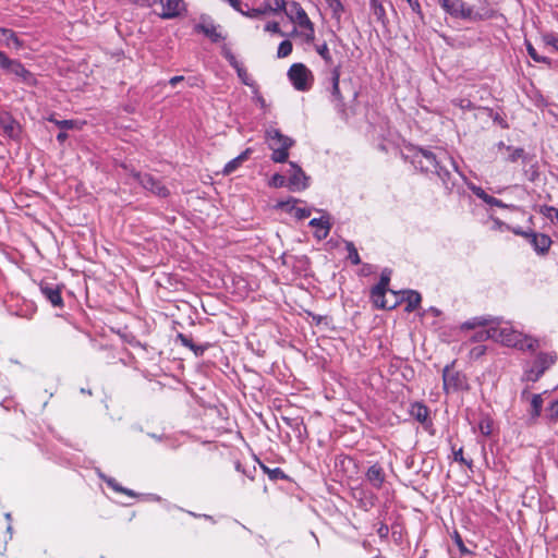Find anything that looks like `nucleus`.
I'll list each match as a JSON object with an SVG mask.
<instances>
[{"label":"nucleus","instance_id":"obj_1","mask_svg":"<svg viewBox=\"0 0 558 558\" xmlns=\"http://www.w3.org/2000/svg\"><path fill=\"white\" fill-rule=\"evenodd\" d=\"M289 20L293 24V29L288 35L289 37L300 38L307 44L314 41V25L307 13L299 3L292 4V13L289 15Z\"/></svg>","mask_w":558,"mask_h":558},{"label":"nucleus","instance_id":"obj_2","mask_svg":"<svg viewBox=\"0 0 558 558\" xmlns=\"http://www.w3.org/2000/svg\"><path fill=\"white\" fill-rule=\"evenodd\" d=\"M488 337L504 343L505 345L518 348L521 350L534 349L536 345V340L524 336L508 326L489 329Z\"/></svg>","mask_w":558,"mask_h":558},{"label":"nucleus","instance_id":"obj_3","mask_svg":"<svg viewBox=\"0 0 558 558\" xmlns=\"http://www.w3.org/2000/svg\"><path fill=\"white\" fill-rule=\"evenodd\" d=\"M267 143L272 150V160L283 162L287 160L289 148L293 145V141L283 136L278 130H269L267 132Z\"/></svg>","mask_w":558,"mask_h":558},{"label":"nucleus","instance_id":"obj_4","mask_svg":"<svg viewBox=\"0 0 558 558\" xmlns=\"http://www.w3.org/2000/svg\"><path fill=\"white\" fill-rule=\"evenodd\" d=\"M288 77L298 90L310 89L314 80L312 71L303 63H293L288 71Z\"/></svg>","mask_w":558,"mask_h":558},{"label":"nucleus","instance_id":"obj_5","mask_svg":"<svg viewBox=\"0 0 558 558\" xmlns=\"http://www.w3.org/2000/svg\"><path fill=\"white\" fill-rule=\"evenodd\" d=\"M195 31L203 34L211 43H221L227 38L222 27L217 24L209 15H202L199 22L195 25Z\"/></svg>","mask_w":558,"mask_h":558},{"label":"nucleus","instance_id":"obj_6","mask_svg":"<svg viewBox=\"0 0 558 558\" xmlns=\"http://www.w3.org/2000/svg\"><path fill=\"white\" fill-rule=\"evenodd\" d=\"M275 208L287 213L296 220H303L311 216V210L302 206V201L296 198L278 201Z\"/></svg>","mask_w":558,"mask_h":558},{"label":"nucleus","instance_id":"obj_7","mask_svg":"<svg viewBox=\"0 0 558 558\" xmlns=\"http://www.w3.org/2000/svg\"><path fill=\"white\" fill-rule=\"evenodd\" d=\"M444 389L446 392L468 390L470 388L466 377L454 372L450 366L442 372Z\"/></svg>","mask_w":558,"mask_h":558},{"label":"nucleus","instance_id":"obj_8","mask_svg":"<svg viewBox=\"0 0 558 558\" xmlns=\"http://www.w3.org/2000/svg\"><path fill=\"white\" fill-rule=\"evenodd\" d=\"M287 7L286 0H274V3L265 2L258 8H252L246 11L240 12L243 16L248 19H262L268 14L284 11Z\"/></svg>","mask_w":558,"mask_h":558},{"label":"nucleus","instance_id":"obj_9","mask_svg":"<svg viewBox=\"0 0 558 558\" xmlns=\"http://www.w3.org/2000/svg\"><path fill=\"white\" fill-rule=\"evenodd\" d=\"M372 300L375 306L390 310L398 304L399 296L395 291L384 290L383 287H375L372 291Z\"/></svg>","mask_w":558,"mask_h":558},{"label":"nucleus","instance_id":"obj_10","mask_svg":"<svg viewBox=\"0 0 558 558\" xmlns=\"http://www.w3.org/2000/svg\"><path fill=\"white\" fill-rule=\"evenodd\" d=\"M133 177L141 183V185L159 197H167L170 194L169 189L160 181L148 174L133 173Z\"/></svg>","mask_w":558,"mask_h":558},{"label":"nucleus","instance_id":"obj_11","mask_svg":"<svg viewBox=\"0 0 558 558\" xmlns=\"http://www.w3.org/2000/svg\"><path fill=\"white\" fill-rule=\"evenodd\" d=\"M0 129L2 134L10 140H17L21 133L19 122L7 111L0 112Z\"/></svg>","mask_w":558,"mask_h":558},{"label":"nucleus","instance_id":"obj_12","mask_svg":"<svg viewBox=\"0 0 558 558\" xmlns=\"http://www.w3.org/2000/svg\"><path fill=\"white\" fill-rule=\"evenodd\" d=\"M556 361V356L553 354L539 355L535 362V366L526 372L525 376L527 380L535 381L544 373L546 368L553 365Z\"/></svg>","mask_w":558,"mask_h":558},{"label":"nucleus","instance_id":"obj_13","mask_svg":"<svg viewBox=\"0 0 558 558\" xmlns=\"http://www.w3.org/2000/svg\"><path fill=\"white\" fill-rule=\"evenodd\" d=\"M444 10L457 17H471L472 12L461 0H439Z\"/></svg>","mask_w":558,"mask_h":558},{"label":"nucleus","instance_id":"obj_14","mask_svg":"<svg viewBox=\"0 0 558 558\" xmlns=\"http://www.w3.org/2000/svg\"><path fill=\"white\" fill-rule=\"evenodd\" d=\"M310 226L314 229V236L318 240L327 238L330 231V219L327 216L314 218L310 221Z\"/></svg>","mask_w":558,"mask_h":558},{"label":"nucleus","instance_id":"obj_15","mask_svg":"<svg viewBox=\"0 0 558 558\" xmlns=\"http://www.w3.org/2000/svg\"><path fill=\"white\" fill-rule=\"evenodd\" d=\"M292 172L289 178V189L291 191H302L307 187V178L302 170L295 165L291 163Z\"/></svg>","mask_w":558,"mask_h":558},{"label":"nucleus","instance_id":"obj_16","mask_svg":"<svg viewBox=\"0 0 558 558\" xmlns=\"http://www.w3.org/2000/svg\"><path fill=\"white\" fill-rule=\"evenodd\" d=\"M41 293L44 298L53 306L61 308L63 306V300L61 298V289L59 287H52L48 284L41 286Z\"/></svg>","mask_w":558,"mask_h":558},{"label":"nucleus","instance_id":"obj_17","mask_svg":"<svg viewBox=\"0 0 558 558\" xmlns=\"http://www.w3.org/2000/svg\"><path fill=\"white\" fill-rule=\"evenodd\" d=\"M8 74L14 75L22 82H26L32 78V73L24 68L19 60H12L10 65L4 70Z\"/></svg>","mask_w":558,"mask_h":558},{"label":"nucleus","instance_id":"obj_18","mask_svg":"<svg viewBox=\"0 0 558 558\" xmlns=\"http://www.w3.org/2000/svg\"><path fill=\"white\" fill-rule=\"evenodd\" d=\"M0 43L4 44L8 47H20L21 43L16 36V34L9 28L0 27Z\"/></svg>","mask_w":558,"mask_h":558},{"label":"nucleus","instance_id":"obj_19","mask_svg":"<svg viewBox=\"0 0 558 558\" xmlns=\"http://www.w3.org/2000/svg\"><path fill=\"white\" fill-rule=\"evenodd\" d=\"M251 149H246L241 155L230 160L223 168L222 173L225 175H229L233 171H235L250 156Z\"/></svg>","mask_w":558,"mask_h":558},{"label":"nucleus","instance_id":"obj_20","mask_svg":"<svg viewBox=\"0 0 558 558\" xmlns=\"http://www.w3.org/2000/svg\"><path fill=\"white\" fill-rule=\"evenodd\" d=\"M263 31L265 34H267L269 36H280V37L286 36V34L282 32V29L280 27L279 22H277V21L267 22L264 25Z\"/></svg>","mask_w":558,"mask_h":558},{"label":"nucleus","instance_id":"obj_21","mask_svg":"<svg viewBox=\"0 0 558 558\" xmlns=\"http://www.w3.org/2000/svg\"><path fill=\"white\" fill-rule=\"evenodd\" d=\"M292 50H293L292 41L290 40V38H286L278 46L277 57L279 59L287 58L292 53Z\"/></svg>","mask_w":558,"mask_h":558},{"label":"nucleus","instance_id":"obj_22","mask_svg":"<svg viewBox=\"0 0 558 558\" xmlns=\"http://www.w3.org/2000/svg\"><path fill=\"white\" fill-rule=\"evenodd\" d=\"M550 243H551L550 239L545 234L535 235L533 239V244H534L535 248L541 252L547 251L550 246Z\"/></svg>","mask_w":558,"mask_h":558},{"label":"nucleus","instance_id":"obj_23","mask_svg":"<svg viewBox=\"0 0 558 558\" xmlns=\"http://www.w3.org/2000/svg\"><path fill=\"white\" fill-rule=\"evenodd\" d=\"M367 478L373 485H380L384 478L381 469L377 466H372L367 472Z\"/></svg>","mask_w":558,"mask_h":558},{"label":"nucleus","instance_id":"obj_24","mask_svg":"<svg viewBox=\"0 0 558 558\" xmlns=\"http://www.w3.org/2000/svg\"><path fill=\"white\" fill-rule=\"evenodd\" d=\"M539 213L553 223H558V209L551 206H542Z\"/></svg>","mask_w":558,"mask_h":558},{"label":"nucleus","instance_id":"obj_25","mask_svg":"<svg viewBox=\"0 0 558 558\" xmlns=\"http://www.w3.org/2000/svg\"><path fill=\"white\" fill-rule=\"evenodd\" d=\"M56 124L61 130H82L85 122L74 121V120H62V121H57Z\"/></svg>","mask_w":558,"mask_h":558},{"label":"nucleus","instance_id":"obj_26","mask_svg":"<svg viewBox=\"0 0 558 558\" xmlns=\"http://www.w3.org/2000/svg\"><path fill=\"white\" fill-rule=\"evenodd\" d=\"M405 294H407V300H408L407 310L408 311L415 310L421 303V295L415 291H407Z\"/></svg>","mask_w":558,"mask_h":558},{"label":"nucleus","instance_id":"obj_27","mask_svg":"<svg viewBox=\"0 0 558 558\" xmlns=\"http://www.w3.org/2000/svg\"><path fill=\"white\" fill-rule=\"evenodd\" d=\"M339 78L340 74L338 70H335L332 73V97L336 101L340 102L342 100V95L339 88Z\"/></svg>","mask_w":558,"mask_h":558},{"label":"nucleus","instance_id":"obj_28","mask_svg":"<svg viewBox=\"0 0 558 558\" xmlns=\"http://www.w3.org/2000/svg\"><path fill=\"white\" fill-rule=\"evenodd\" d=\"M480 432L484 436H490L494 432V422L489 417H483L478 425Z\"/></svg>","mask_w":558,"mask_h":558},{"label":"nucleus","instance_id":"obj_29","mask_svg":"<svg viewBox=\"0 0 558 558\" xmlns=\"http://www.w3.org/2000/svg\"><path fill=\"white\" fill-rule=\"evenodd\" d=\"M411 414L415 416L420 422H424L427 418L428 412L424 405L416 403L412 405Z\"/></svg>","mask_w":558,"mask_h":558},{"label":"nucleus","instance_id":"obj_30","mask_svg":"<svg viewBox=\"0 0 558 558\" xmlns=\"http://www.w3.org/2000/svg\"><path fill=\"white\" fill-rule=\"evenodd\" d=\"M329 9L332 11L333 15L339 19L341 13L343 12V5L339 0H326Z\"/></svg>","mask_w":558,"mask_h":558},{"label":"nucleus","instance_id":"obj_31","mask_svg":"<svg viewBox=\"0 0 558 558\" xmlns=\"http://www.w3.org/2000/svg\"><path fill=\"white\" fill-rule=\"evenodd\" d=\"M371 4H372V9H373V12L376 15V17L379 21H384L386 13H385V9H384L383 4L379 2V0H372Z\"/></svg>","mask_w":558,"mask_h":558},{"label":"nucleus","instance_id":"obj_32","mask_svg":"<svg viewBox=\"0 0 558 558\" xmlns=\"http://www.w3.org/2000/svg\"><path fill=\"white\" fill-rule=\"evenodd\" d=\"M526 50H527V53L530 54V57L535 61V62H544V63H547L549 64V60L546 58V57H542L539 56L535 48L531 45V43H526Z\"/></svg>","mask_w":558,"mask_h":558},{"label":"nucleus","instance_id":"obj_33","mask_svg":"<svg viewBox=\"0 0 558 558\" xmlns=\"http://www.w3.org/2000/svg\"><path fill=\"white\" fill-rule=\"evenodd\" d=\"M318 54L327 62L331 63L332 59L328 49V46L326 44H323L316 48Z\"/></svg>","mask_w":558,"mask_h":558},{"label":"nucleus","instance_id":"obj_34","mask_svg":"<svg viewBox=\"0 0 558 558\" xmlns=\"http://www.w3.org/2000/svg\"><path fill=\"white\" fill-rule=\"evenodd\" d=\"M531 404H532V408H533L534 415H538L539 411H541V408H542V404H543L542 397L539 395L533 396V398L531 400Z\"/></svg>","mask_w":558,"mask_h":558},{"label":"nucleus","instance_id":"obj_35","mask_svg":"<svg viewBox=\"0 0 558 558\" xmlns=\"http://www.w3.org/2000/svg\"><path fill=\"white\" fill-rule=\"evenodd\" d=\"M286 184V179L283 175L281 174H275L270 181H269V185L272 186V187H281Z\"/></svg>","mask_w":558,"mask_h":558},{"label":"nucleus","instance_id":"obj_36","mask_svg":"<svg viewBox=\"0 0 558 558\" xmlns=\"http://www.w3.org/2000/svg\"><path fill=\"white\" fill-rule=\"evenodd\" d=\"M542 40H543L544 45L550 46L554 49L558 50V38L550 36V35H544L542 37Z\"/></svg>","mask_w":558,"mask_h":558},{"label":"nucleus","instance_id":"obj_37","mask_svg":"<svg viewBox=\"0 0 558 558\" xmlns=\"http://www.w3.org/2000/svg\"><path fill=\"white\" fill-rule=\"evenodd\" d=\"M548 413H549V416H550L551 420H557L558 418V401H554L549 405Z\"/></svg>","mask_w":558,"mask_h":558},{"label":"nucleus","instance_id":"obj_38","mask_svg":"<svg viewBox=\"0 0 558 558\" xmlns=\"http://www.w3.org/2000/svg\"><path fill=\"white\" fill-rule=\"evenodd\" d=\"M348 247H349V258L351 259V262L353 264H359L360 258H359V254H357L356 250L354 247H352L351 245H348Z\"/></svg>","mask_w":558,"mask_h":558},{"label":"nucleus","instance_id":"obj_39","mask_svg":"<svg viewBox=\"0 0 558 558\" xmlns=\"http://www.w3.org/2000/svg\"><path fill=\"white\" fill-rule=\"evenodd\" d=\"M390 280V272H384L380 279V282L377 287H383L384 290H388V284Z\"/></svg>","mask_w":558,"mask_h":558},{"label":"nucleus","instance_id":"obj_40","mask_svg":"<svg viewBox=\"0 0 558 558\" xmlns=\"http://www.w3.org/2000/svg\"><path fill=\"white\" fill-rule=\"evenodd\" d=\"M12 59L8 58L4 52H0V66L2 70H5L8 65H10Z\"/></svg>","mask_w":558,"mask_h":558},{"label":"nucleus","instance_id":"obj_41","mask_svg":"<svg viewBox=\"0 0 558 558\" xmlns=\"http://www.w3.org/2000/svg\"><path fill=\"white\" fill-rule=\"evenodd\" d=\"M408 3H409V5L411 7V9H412L415 13H417L418 15H422L421 5H420V3H418V1H417V0H411V1H409Z\"/></svg>","mask_w":558,"mask_h":558},{"label":"nucleus","instance_id":"obj_42","mask_svg":"<svg viewBox=\"0 0 558 558\" xmlns=\"http://www.w3.org/2000/svg\"><path fill=\"white\" fill-rule=\"evenodd\" d=\"M233 9H235L238 12H242L241 9V2L239 0H227Z\"/></svg>","mask_w":558,"mask_h":558},{"label":"nucleus","instance_id":"obj_43","mask_svg":"<svg viewBox=\"0 0 558 558\" xmlns=\"http://www.w3.org/2000/svg\"><path fill=\"white\" fill-rule=\"evenodd\" d=\"M454 541H456V544L459 546V548H460L462 551H464V550H465V548H464V545H463L462 539H461V537H460V535H459V534H456V536H454Z\"/></svg>","mask_w":558,"mask_h":558},{"label":"nucleus","instance_id":"obj_44","mask_svg":"<svg viewBox=\"0 0 558 558\" xmlns=\"http://www.w3.org/2000/svg\"><path fill=\"white\" fill-rule=\"evenodd\" d=\"M183 80L182 76H173L172 78H170L169 83L171 85H175L177 83L181 82Z\"/></svg>","mask_w":558,"mask_h":558},{"label":"nucleus","instance_id":"obj_45","mask_svg":"<svg viewBox=\"0 0 558 558\" xmlns=\"http://www.w3.org/2000/svg\"><path fill=\"white\" fill-rule=\"evenodd\" d=\"M66 137H68V134L65 132H60L57 136L58 141L61 143L64 142L66 140Z\"/></svg>","mask_w":558,"mask_h":558},{"label":"nucleus","instance_id":"obj_46","mask_svg":"<svg viewBox=\"0 0 558 558\" xmlns=\"http://www.w3.org/2000/svg\"><path fill=\"white\" fill-rule=\"evenodd\" d=\"M17 315H20V316H25V317H27V318H31V317H32V314L29 313V311H28V310H26L25 312L21 311V312H19V313H17Z\"/></svg>","mask_w":558,"mask_h":558},{"label":"nucleus","instance_id":"obj_47","mask_svg":"<svg viewBox=\"0 0 558 558\" xmlns=\"http://www.w3.org/2000/svg\"><path fill=\"white\" fill-rule=\"evenodd\" d=\"M11 402V400H4L2 403H0V405L8 410L10 408Z\"/></svg>","mask_w":558,"mask_h":558},{"label":"nucleus","instance_id":"obj_48","mask_svg":"<svg viewBox=\"0 0 558 558\" xmlns=\"http://www.w3.org/2000/svg\"><path fill=\"white\" fill-rule=\"evenodd\" d=\"M461 454H462V451H461V450H459V452H457V453H456V458L458 459V458L460 457V459L462 460Z\"/></svg>","mask_w":558,"mask_h":558},{"label":"nucleus","instance_id":"obj_49","mask_svg":"<svg viewBox=\"0 0 558 558\" xmlns=\"http://www.w3.org/2000/svg\"><path fill=\"white\" fill-rule=\"evenodd\" d=\"M5 518H7L8 520H11V513H5Z\"/></svg>","mask_w":558,"mask_h":558}]
</instances>
